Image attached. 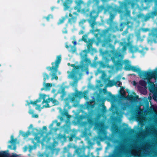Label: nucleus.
I'll return each instance as SVG.
<instances>
[{
  "label": "nucleus",
  "mask_w": 157,
  "mask_h": 157,
  "mask_svg": "<svg viewBox=\"0 0 157 157\" xmlns=\"http://www.w3.org/2000/svg\"><path fill=\"white\" fill-rule=\"evenodd\" d=\"M102 1L103 2H104V1H107V0H102Z\"/></svg>",
  "instance_id": "60"
},
{
  "label": "nucleus",
  "mask_w": 157,
  "mask_h": 157,
  "mask_svg": "<svg viewBox=\"0 0 157 157\" xmlns=\"http://www.w3.org/2000/svg\"><path fill=\"white\" fill-rule=\"evenodd\" d=\"M142 88H141V87H139V89L140 90H141V89H142Z\"/></svg>",
  "instance_id": "62"
},
{
  "label": "nucleus",
  "mask_w": 157,
  "mask_h": 157,
  "mask_svg": "<svg viewBox=\"0 0 157 157\" xmlns=\"http://www.w3.org/2000/svg\"><path fill=\"white\" fill-rule=\"evenodd\" d=\"M66 94L65 93H63L62 94V95L61 96V97L62 98H63L65 96Z\"/></svg>",
  "instance_id": "43"
},
{
  "label": "nucleus",
  "mask_w": 157,
  "mask_h": 157,
  "mask_svg": "<svg viewBox=\"0 0 157 157\" xmlns=\"http://www.w3.org/2000/svg\"><path fill=\"white\" fill-rule=\"evenodd\" d=\"M144 49L141 46L139 47L132 46L130 48V50L131 52L133 53L134 52H139L142 53L143 52Z\"/></svg>",
  "instance_id": "9"
},
{
  "label": "nucleus",
  "mask_w": 157,
  "mask_h": 157,
  "mask_svg": "<svg viewBox=\"0 0 157 157\" xmlns=\"http://www.w3.org/2000/svg\"><path fill=\"white\" fill-rule=\"evenodd\" d=\"M106 76V74L104 71H102V78H104Z\"/></svg>",
  "instance_id": "38"
},
{
  "label": "nucleus",
  "mask_w": 157,
  "mask_h": 157,
  "mask_svg": "<svg viewBox=\"0 0 157 157\" xmlns=\"http://www.w3.org/2000/svg\"><path fill=\"white\" fill-rule=\"evenodd\" d=\"M53 123H56L57 126H59L60 125V122H57V121H55L53 122Z\"/></svg>",
  "instance_id": "36"
},
{
  "label": "nucleus",
  "mask_w": 157,
  "mask_h": 157,
  "mask_svg": "<svg viewBox=\"0 0 157 157\" xmlns=\"http://www.w3.org/2000/svg\"><path fill=\"white\" fill-rule=\"evenodd\" d=\"M149 35L151 36L154 38H157V29H153L151 30V32L150 34Z\"/></svg>",
  "instance_id": "15"
},
{
  "label": "nucleus",
  "mask_w": 157,
  "mask_h": 157,
  "mask_svg": "<svg viewBox=\"0 0 157 157\" xmlns=\"http://www.w3.org/2000/svg\"><path fill=\"white\" fill-rule=\"evenodd\" d=\"M86 22V20L85 19H82V20H81L79 23V25H82Z\"/></svg>",
  "instance_id": "32"
},
{
  "label": "nucleus",
  "mask_w": 157,
  "mask_h": 157,
  "mask_svg": "<svg viewBox=\"0 0 157 157\" xmlns=\"http://www.w3.org/2000/svg\"><path fill=\"white\" fill-rule=\"evenodd\" d=\"M144 76L146 77V79L148 80V82L149 83L148 88L150 91L154 94L157 92V88L155 86L154 82H152L151 79L154 78L155 82L157 79V74L155 71H147L143 73Z\"/></svg>",
  "instance_id": "3"
},
{
  "label": "nucleus",
  "mask_w": 157,
  "mask_h": 157,
  "mask_svg": "<svg viewBox=\"0 0 157 157\" xmlns=\"http://www.w3.org/2000/svg\"><path fill=\"white\" fill-rule=\"evenodd\" d=\"M69 150V147H65L63 148V152L64 153H65L66 152H68V151Z\"/></svg>",
  "instance_id": "30"
},
{
  "label": "nucleus",
  "mask_w": 157,
  "mask_h": 157,
  "mask_svg": "<svg viewBox=\"0 0 157 157\" xmlns=\"http://www.w3.org/2000/svg\"><path fill=\"white\" fill-rule=\"evenodd\" d=\"M71 66L72 67H73L74 68L71 73L69 71H68L67 73H70V74L68 75V77L69 78H72L77 80L76 82H74L72 84V86H74L77 85V81L78 80L80 79L81 78V77L79 78H78L77 77L78 75H79L80 77H81V75L80 74H78L75 71V70H76V69L74 64H72L71 65Z\"/></svg>",
  "instance_id": "4"
},
{
  "label": "nucleus",
  "mask_w": 157,
  "mask_h": 157,
  "mask_svg": "<svg viewBox=\"0 0 157 157\" xmlns=\"http://www.w3.org/2000/svg\"><path fill=\"white\" fill-rule=\"evenodd\" d=\"M117 84V82L114 80H109L108 84L106 85V87H111Z\"/></svg>",
  "instance_id": "19"
},
{
  "label": "nucleus",
  "mask_w": 157,
  "mask_h": 157,
  "mask_svg": "<svg viewBox=\"0 0 157 157\" xmlns=\"http://www.w3.org/2000/svg\"><path fill=\"white\" fill-rule=\"evenodd\" d=\"M72 96L73 97L69 99V101L71 102H73L75 101V98L77 96V95L73 93L72 94Z\"/></svg>",
  "instance_id": "25"
},
{
  "label": "nucleus",
  "mask_w": 157,
  "mask_h": 157,
  "mask_svg": "<svg viewBox=\"0 0 157 157\" xmlns=\"http://www.w3.org/2000/svg\"><path fill=\"white\" fill-rule=\"evenodd\" d=\"M29 113L31 114H33V111L32 110H30L29 111Z\"/></svg>",
  "instance_id": "45"
},
{
  "label": "nucleus",
  "mask_w": 157,
  "mask_h": 157,
  "mask_svg": "<svg viewBox=\"0 0 157 157\" xmlns=\"http://www.w3.org/2000/svg\"><path fill=\"white\" fill-rule=\"evenodd\" d=\"M121 83H122L121 82H119L118 83H117V84L116 85H117V86H118V87L120 86L121 85Z\"/></svg>",
  "instance_id": "41"
},
{
  "label": "nucleus",
  "mask_w": 157,
  "mask_h": 157,
  "mask_svg": "<svg viewBox=\"0 0 157 157\" xmlns=\"http://www.w3.org/2000/svg\"><path fill=\"white\" fill-rule=\"evenodd\" d=\"M32 148L31 147H30L29 148V151L30 152H31V150H32Z\"/></svg>",
  "instance_id": "55"
},
{
  "label": "nucleus",
  "mask_w": 157,
  "mask_h": 157,
  "mask_svg": "<svg viewBox=\"0 0 157 157\" xmlns=\"http://www.w3.org/2000/svg\"><path fill=\"white\" fill-rule=\"evenodd\" d=\"M64 19H65L64 18H63L62 19L60 20V22L59 23H62L64 21Z\"/></svg>",
  "instance_id": "46"
},
{
  "label": "nucleus",
  "mask_w": 157,
  "mask_h": 157,
  "mask_svg": "<svg viewBox=\"0 0 157 157\" xmlns=\"http://www.w3.org/2000/svg\"><path fill=\"white\" fill-rule=\"evenodd\" d=\"M11 140L9 141V142L11 144V145H9L8 147L9 148L15 150L16 148V144L17 139H14L13 135L11 136Z\"/></svg>",
  "instance_id": "7"
},
{
  "label": "nucleus",
  "mask_w": 157,
  "mask_h": 157,
  "mask_svg": "<svg viewBox=\"0 0 157 157\" xmlns=\"http://www.w3.org/2000/svg\"><path fill=\"white\" fill-rule=\"evenodd\" d=\"M128 98L130 100H132L133 99V97L132 95H130L128 96Z\"/></svg>",
  "instance_id": "39"
},
{
  "label": "nucleus",
  "mask_w": 157,
  "mask_h": 157,
  "mask_svg": "<svg viewBox=\"0 0 157 157\" xmlns=\"http://www.w3.org/2000/svg\"><path fill=\"white\" fill-rule=\"evenodd\" d=\"M56 73L53 71V73L51 75L52 77V80H53L54 79H55L56 80L58 79V77L56 76Z\"/></svg>",
  "instance_id": "26"
},
{
  "label": "nucleus",
  "mask_w": 157,
  "mask_h": 157,
  "mask_svg": "<svg viewBox=\"0 0 157 157\" xmlns=\"http://www.w3.org/2000/svg\"><path fill=\"white\" fill-rule=\"evenodd\" d=\"M54 123H53V122H52V124H50V128H52V127H53V124H54Z\"/></svg>",
  "instance_id": "49"
},
{
  "label": "nucleus",
  "mask_w": 157,
  "mask_h": 157,
  "mask_svg": "<svg viewBox=\"0 0 157 157\" xmlns=\"http://www.w3.org/2000/svg\"><path fill=\"white\" fill-rule=\"evenodd\" d=\"M67 157H72V154L69 152H68Z\"/></svg>",
  "instance_id": "40"
},
{
  "label": "nucleus",
  "mask_w": 157,
  "mask_h": 157,
  "mask_svg": "<svg viewBox=\"0 0 157 157\" xmlns=\"http://www.w3.org/2000/svg\"><path fill=\"white\" fill-rule=\"evenodd\" d=\"M95 20V19H90L88 20V21L90 23L91 27L93 29H94V25L96 24Z\"/></svg>",
  "instance_id": "18"
},
{
  "label": "nucleus",
  "mask_w": 157,
  "mask_h": 157,
  "mask_svg": "<svg viewBox=\"0 0 157 157\" xmlns=\"http://www.w3.org/2000/svg\"><path fill=\"white\" fill-rule=\"evenodd\" d=\"M136 84V82L135 81H133V85L134 86H135Z\"/></svg>",
  "instance_id": "50"
},
{
  "label": "nucleus",
  "mask_w": 157,
  "mask_h": 157,
  "mask_svg": "<svg viewBox=\"0 0 157 157\" xmlns=\"http://www.w3.org/2000/svg\"><path fill=\"white\" fill-rule=\"evenodd\" d=\"M72 43L74 44V45H75L76 44V42L75 41H73Z\"/></svg>",
  "instance_id": "48"
},
{
  "label": "nucleus",
  "mask_w": 157,
  "mask_h": 157,
  "mask_svg": "<svg viewBox=\"0 0 157 157\" xmlns=\"http://www.w3.org/2000/svg\"><path fill=\"white\" fill-rule=\"evenodd\" d=\"M72 0H65L63 2V5L64 6V9L65 10H69L70 8V4L72 2Z\"/></svg>",
  "instance_id": "10"
},
{
  "label": "nucleus",
  "mask_w": 157,
  "mask_h": 157,
  "mask_svg": "<svg viewBox=\"0 0 157 157\" xmlns=\"http://www.w3.org/2000/svg\"><path fill=\"white\" fill-rule=\"evenodd\" d=\"M140 84L142 86L147 88V82L143 80H141L140 81Z\"/></svg>",
  "instance_id": "27"
},
{
  "label": "nucleus",
  "mask_w": 157,
  "mask_h": 157,
  "mask_svg": "<svg viewBox=\"0 0 157 157\" xmlns=\"http://www.w3.org/2000/svg\"><path fill=\"white\" fill-rule=\"evenodd\" d=\"M86 38H87L86 36L85 35L83 36L82 37V40L84 41L86 43H87Z\"/></svg>",
  "instance_id": "31"
},
{
  "label": "nucleus",
  "mask_w": 157,
  "mask_h": 157,
  "mask_svg": "<svg viewBox=\"0 0 157 157\" xmlns=\"http://www.w3.org/2000/svg\"><path fill=\"white\" fill-rule=\"evenodd\" d=\"M102 8V6L98 7V11L93 10L90 12L89 14V16L90 17V19H95L98 16L99 13L100 11V9Z\"/></svg>",
  "instance_id": "6"
},
{
  "label": "nucleus",
  "mask_w": 157,
  "mask_h": 157,
  "mask_svg": "<svg viewBox=\"0 0 157 157\" xmlns=\"http://www.w3.org/2000/svg\"><path fill=\"white\" fill-rule=\"evenodd\" d=\"M73 14H75V15H78L77 13H76V12H74L73 13Z\"/></svg>",
  "instance_id": "57"
},
{
  "label": "nucleus",
  "mask_w": 157,
  "mask_h": 157,
  "mask_svg": "<svg viewBox=\"0 0 157 157\" xmlns=\"http://www.w3.org/2000/svg\"><path fill=\"white\" fill-rule=\"evenodd\" d=\"M124 62H122L120 64L121 66L124 64Z\"/></svg>",
  "instance_id": "58"
},
{
  "label": "nucleus",
  "mask_w": 157,
  "mask_h": 157,
  "mask_svg": "<svg viewBox=\"0 0 157 157\" xmlns=\"http://www.w3.org/2000/svg\"><path fill=\"white\" fill-rule=\"evenodd\" d=\"M87 50L88 51H90L92 48V45L93 44V42L91 40H89V42L87 43Z\"/></svg>",
  "instance_id": "22"
},
{
  "label": "nucleus",
  "mask_w": 157,
  "mask_h": 157,
  "mask_svg": "<svg viewBox=\"0 0 157 157\" xmlns=\"http://www.w3.org/2000/svg\"><path fill=\"white\" fill-rule=\"evenodd\" d=\"M46 18L48 20H49V17H47Z\"/></svg>",
  "instance_id": "59"
},
{
  "label": "nucleus",
  "mask_w": 157,
  "mask_h": 157,
  "mask_svg": "<svg viewBox=\"0 0 157 157\" xmlns=\"http://www.w3.org/2000/svg\"><path fill=\"white\" fill-rule=\"evenodd\" d=\"M126 69L128 70H132L138 73L141 72V70L139 68L132 66H129V67L127 68Z\"/></svg>",
  "instance_id": "12"
},
{
  "label": "nucleus",
  "mask_w": 157,
  "mask_h": 157,
  "mask_svg": "<svg viewBox=\"0 0 157 157\" xmlns=\"http://www.w3.org/2000/svg\"><path fill=\"white\" fill-rule=\"evenodd\" d=\"M33 115H32V117H34V118H38V116L37 114H32Z\"/></svg>",
  "instance_id": "37"
},
{
  "label": "nucleus",
  "mask_w": 157,
  "mask_h": 157,
  "mask_svg": "<svg viewBox=\"0 0 157 157\" xmlns=\"http://www.w3.org/2000/svg\"><path fill=\"white\" fill-rule=\"evenodd\" d=\"M9 154L6 151L0 152V157H9Z\"/></svg>",
  "instance_id": "21"
},
{
  "label": "nucleus",
  "mask_w": 157,
  "mask_h": 157,
  "mask_svg": "<svg viewBox=\"0 0 157 157\" xmlns=\"http://www.w3.org/2000/svg\"><path fill=\"white\" fill-rule=\"evenodd\" d=\"M69 17H71L69 19L68 23L71 24H74L76 21L77 17H73L72 14L71 13L69 14Z\"/></svg>",
  "instance_id": "11"
},
{
  "label": "nucleus",
  "mask_w": 157,
  "mask_h": 157,
  "mask_svg": "<svg viewBox=\"0 0 157 157\" xmlns=\"http://www.w3.org/2000/svg\"><path fill=\"white\" fill-rule=\"evenodd\" d=\"M98 31H99V30L98 29H97V30H94V29H93V30H91L90 32L92 33H94L95 32Z\"/></svg>",
  "instance_id": "42"
},
{
  "label": "nucleus",
  "mask_w": 157,
  "mask_h": 157,
  "mask_svg": "<svg viewBox=\"0 0 157 157\" xmlns=\"http://www.w3.org/2000/svg\"><path fill=\"white\" fill-rule=\"evenodd\" d=\"M61 60V56H58L57 57V59L55 63H52V67H48L47 68L49 69L50 70H53L55 72L57 71V68L58 67L59 64Z\"/></svg>",
  "instance_id": "5"
},
{
  "label": "nucleus",
  "mask_w": 157,
  "mask_h": 157,
  "mask_svg": "<svg viewBox=\"0 0 157 157\" xmlns=\"http://www.w3.org/2000/svg\"><path fill=\"white\" fill-rule=\"evenodd\" d=\"M63 0H58L57 2H58V3H59L60 2V1H63Z\"/></svg>",
  "instance_id": "56"
},
{
  "label": "nucleus",
  "mask_w": 157,
  "mask_h": 157,
  "mask_svg": "<svg viewBox=\"0 0 157 157\" xmlns=\"http://www.w3.org/2000/svg\"><path fill=\"white\" fill-rule=\"evenodd\" d=\"M75 2L77 5V6L74 7V9L75 10H76L77 9L78 7V6H80V5L82 4H85L82 0H75Z\"/></svg>",
  "instance_id": "14"
},
{
  "label": "nucleus",
  "mask_w": 157,
  "mask_h": 157,
  "mask_svg": "<svg viewBox=\"0 0 157 157\" xmlns=\"http://www.w3.org/2000/svg\"><path fill=\"white\" fill-rule=\"evenodd\" d=\"M81 58L82 59L85 58L87 56V54L86 53V51L83 50V51L80 54Z\"/></svg>",
  "instance_id": "24"
},
{
  "label": "nucleus",
  "mask_w": 157,
  "mask_h": 157,
  "mask_svg": "<svg viewBox=\"0 0 157 157\" xmlns=\"http://www.w3.org/2000/svg\"><path fill=\"white\" fill-rule=\"evenodd\" d=\"M128 45V44L127 43L125 44V45L123 46V51H125L126 50V46Z\"/></svg>",
  "instance_id": "35"
},
{
  "label": "nucleus",
  "mask_w": 157,
  "mask_h": 157,
  "mask_svg": "<svg viewBox=\"0 0 157 157\" xmlns=\"http://www.w3.org/2000/svg\"><path fill=\"white\" fill-rule=\"evenodd\" d=\"M137 113L138 116H139V120L141 123H143V121L144 120V119L145 118V117L140 115L141 112L140 111L138 110L137 112Z\"/></svg>",
  "instance_id": "20"
},
{
  "label": "nucleus",
  "mask_w": 157,
  "mask_h": 157,
  "mask_svg": "<svg viewBox=\"0 0 157 157\" xmlns=\"http://www.w3.org/2000/svg\"><path fill=\"white\" fill-rule=\"evenodd\" d=\"M84 33V32L83 30H81L79 32V34H83Z\"/></svg>",
  "instance_id": "47"
},
{
  "label": "nucleus",
  "mask_w": 157,
  "mask_h": 157,
  "mask_svg": "<svg viewBox=\"0 0 157 157\" xmlns=\"http://www.w3.org/2000/svg\"><path fill=\"white\" fill-rule=\"evenodd\" d=\"M41 90H45V87H44V88H42L41 89Z\"/></svg>",
  "instance_id": "53"
},
{
  "label": "nucleus",
  "mask_w": 157,
  "mask_h": 157,
  "mask_svg": "<svg viewBox=\"0 0 157 157\" xmlns=\"http://www.w3.org/2000/svg\"><path fill=\"white\" fill-rule=\"evenodd\" d=\"M120 44L121 46H123L124 45V43L123 42H121Z\"/></svg>",
  "instance_id": "54"
},
{
  "label": "nucleus",
  "mask_w": 157,
  "mask_h": 157,
  "mask_svg": "<svg viewBox=\"0 0 157 157\" xmlns=\"http://www.w3.org/2000/svg\"><path fill=\"white\" fill-rule=\"evenodd\" d=\"M49 98H50L49 95L40 94L38 99L34 102L30 101V103L34 105H36V109L37 110H40L44 107H49V102L47 101Z\"/></svg>",
  "instance_id": "2"
},
{
  "label": "nucleus",
  "mask_w": 157,
  "mask_h": 157,
  "mask_svg": "<svg viewBox=\"0 0 157 157\" xmlns=\"http://www.w3.org/2000/svg\"><path fill=\"white\" fill-rule=\"evenodd\" d=\"M44 155V153L43 154H39L38 155V156L39 157H43V155Z\"/></svg>",
  "instance_id": "44"
},
{
  "label": "nucleus",
  "mask_w": 157,
  "mask_h": 157,
  "mask_svg": "<svg viewBox=\"0 0 157 157\" xmlns=\"http://www.w3.org/2000/svg\"><path fill=\"white\" fill-rule=\"evenodd\" d=\"M43 128H44V129L46 128L45 127H44Z\"/></svg>",
  "instance_id": "63"
},
{
  "label": "nucleus",
  "mask_w": 157,
  "mask_h": 157,
  "mask_svg": "<svg viewBox=\"0 0 157 157\" xmlns=\"http://www.w3.org/2000/svg\"><path fill=\"white\" fill-rule=\"evenodd\" d=\"M127 33L126 32H123V33H122V34H123V35H124V34H126V33Z\"/></svg>",
  "instance_id": "52"
},
{
  "label": "nucleus",
  "mask_w": 157,
  "mask_h": 157,
  "mask_svg": "<svg viewBox=\"0 0 157 157\" xmlns=\"http://www.w3.org/2000/svg\"><path fill=\"white\" fill-rule=\"evenodd\" d=\"M43 86L44 87H45V90L47 91L49 90L51 88L52 86V83H46L45 81H44L43 83Z\"/></svg>",
  "instance_id": "13"
},
{
  "label": "nucleus",
  "mask_w": 157,
  "mask_h": 157,
  "mask_svg": "<svg viewBox=\"0 0 157 157\" xmlns=\"http://www.w3.org/2000/svg\"><path fill=\"white\" fill-rule=\"evenodd\" d=\"M47 101L49 103L51 101L55 105H57L59 104V102L57 100L52 98H49Z\"/></svg>",
  "instance_id": "17"
},
{
  "label": "nucleus",
  "mask_w": 157,
  "mask_h": 157,
  "mask_svg": "<svg viewBox=\"0 0 157 157\" xmlns=\"http://www.w3.org/2000/svg\"><path fill=\"white\" fill-rule=\"evenodd\" d=\"M151 129L152 134L155 136H157V129L152 128V127H150L149 128H146V131L149 132Z\"/></svg>",
  "instance_id": "16"
},
{
  "label": "nucleus",
  "mask_w": 157,
  "mask_h": 157,
  "mask_svg": "<svg viewBox=\"0 0 157 157\" xmlns=\"http://www.w3.org/2000/svg\"><path fill=\"white\" fill-rule=\"evenodd\" d=\"M153 95L154 96V98L155 100L157 99V91L156 92H155L153 94Z\"/></svg>",
  "instance_id": "34"
},
{
  "label": "nucleus",
  "mask_w": 157,
  "mask_h": 157,
  "mask_svg": "<svg viewBox=\"0 0 157 157\" xmlns=\"http://www.w3.org/2000/svg\"><path fill=\"white\" fill-rule=\"evenodd\" d=\"M65 107H67L68 109H70L71 108V106L69 105V103L70 102L69 101V98H67L65 99Z\"/></svg>",
  "instance_id": "23"
},
{
  "label": "nucleus",
  "mask_w": 157,
  "mask_h": 157,
  "mask_svg": "<svg viewBox=\"0 0 157 157\" xmlns=\"http://www.w3.org/2000/svg\"><path fill=\"white\" fill-rule=\"evenodd\" d=\"M133 149L131 153L134 156H140L141 155V152L147 153L152 151L155 153L157 157V142H150L148 141L142 145H137L134 144L132 146Z\"/></svg>",
  "instance_id": "1"
},
{
  "label": "nucleus",
  "mask_w": 157,
  "mask_h": 157,
  "mask_svg": "<svg viewBox=\"0 0 157 157\" xmlns=\"http://www.w3.org/2000/svg\"><path fill=\"white\" fill-rule=\"evenodd\" d=\"M77 9L76 10H78V11H80L81 12L86 15L87 17L89 16V14L90 13V9L88 6L86 7L85 8L82 9L80 10L81 9V7L80 5L79 6H78Z\"/></svg>",
  "instance_id": "8"
},
{
  "label": "nucleus",
  "mask_w": 157,
  "mask_h": 157,
  "mask_svg": "<svg viewBox=\"0 0 157 157\" xmlns=\"http://www.w3.org/2000/svg\"><path fill=\"white\" fill-rule=\"evenodd\" d=\"M43 157H52V155L50 153H44Z\"/></svg>",
  "instance_id": "28"
},
{
  "label": "nucleus",
  "mask_w": 157,
  "mask_h": 157,
  "mask_svg": "<svg viewBox=\"0 0 157 157\" xmlns=\"http://www.w3.org/2000/svg\"><path fill=\"white\" fill-rule=\"evenodd\" d=\"M66 48H69L68 46H67V45H66Z\"/></svg>",
  "instance_id": "61"
},
{
  "label": "nucleus",
  "mask_w": 157,
  "mask_h": 157,
  "mask_svg": "<svg viewBox=\"0 0 157 157\" xmlns=\"http://www.w3.org/2000/svg\"><path fill=\"white\" fill-rule=\"evenodd\" d=\"M27 147H25V148H24V151H26V150H27Z\"/></svg>",
  "instance_id": "51"
},
{
  "label": "nucleus",
  "mask_w": 157,
  "mask_h": 157,
  "mask_svg": "<svg viewBox=\"0 0 157 157\" xmlns=\"http://www.w3.org/2000/svg\"><path fill=\"white\" fill-rule=\"evenodd\" d=\"M44 81H45L46 79H48L49 78V75L47 74L44 73Z\"/></svg>",
  "instance_id": "29"
},
{
  "label": "nucleus",
  "mask_w": 157,
  "mask_h": 157,
  "mask_svg": "<svg viewBox=\"0 0 157 157\" xmlns=\"http://www.w3.org/2000/svg\"><path fill=\"white\" fill-rule=\"evenodd\" d=\"M68 66H69V65H70V63H68Z\"/></svg>",
  "instance_id": "64"
},
{
  "label": "nucleus",
  "mask_w": 157,
  "mask_h": 157,
  "mask_svg": "<svg viewBox=\"0 0 157 157\" xmlns=\"http://www.w3.org/2000/svg\"><path fill=\"white\" fill-rule=\"evenodd\" d=\"M110 18L112 20L115 17V14H112V13H110Z\"/></svg>",
  "instance_id": "33"
}]
</instances>
